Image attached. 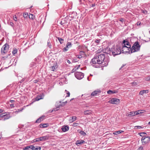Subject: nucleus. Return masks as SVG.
Here are the masks:
<instances>
[{"instance_id": "a19ab883", "label": "nucleus", "mask_w": 150, "mask_h": 150, "mask_svg": "<svg viewBox=\"0 0 150 150\" xmlns=\"http://www.w3.org/2000/svg\"><path fill=\"white\" fill-rule=\"evenodd\" d=\"M79 54L80 55H81V56H82V55H84L85 54V52L83 51H80L79 52Z\"/></svg>"}, {"instance_id": "aec40b11", "label": "nucleus", "mask_w": 150, "mask_h": 150, "mask_svg": "<svg viewBox=\"0 0 150 150\" xmlns=\"http://www.w3.org/2000/svg\"><path fill=\"white\" fill-rule=\"evenodd\" d=\"M144 110H139L138 111H136V113L135 114H136V115H138V114H140L144 112Z\"/></svg>"}, {"instance_id": "f704fd0d", "label": "nucleus", "mask_w": 150, "mask_h": 150, "mask_svg": "<svg viewBox=\"0 0 150 150\" xmlns=\"http://www.w3.org/2000/svg\"><path fill=\"white\" fill-rule=\"evenodd\" d=\"M145 80L147 81L150 80V75L145 78Z\"/></svg>"}, {"instance_id": "4d7b16f0", "label": "nucleus", "mask_w": 150, "mask_h": 150, "mask_svg": "<svg viewBox=\"0 0 150 150\" xmlns=\"http://www.w3.org/2000/svg\"><path fill=\"white\" fill-rule=\"evenodd\" d=\"M141 23L140 22H138L137 23V25H140V24H141Z\"/></svg>"}, {"instance_id": "6e6d98bb", "label": "nucleus", "mask_w": 150, "mask_h": 150, "mask_svg": "<svg viewBox=\"0 0 150 150\" xmlns=\"http://www.w3.org/2000/svg\"><path fill=\"white\" fill-rule=\"evenodd\" d=\"M143 149L142 147H140L138 149V150H142Z\"/></svg>"}, {"instance_id": "0eeeda50", "label": "nucleus", "mask_w": 150, "mask_h": 150, "mask_svg": "<svg viewBox=\"0 0 150 150\" xmlns=\"http://www.w3.org/2000/svg\"><path fill=\"white\" fill-rule=\"evenodd\" d=\"M74 74L76 77L79 79H81L84 77L83 74L80 72H76Z\"/></svg>"}, {"instance_id": "c756f323", "label": "nucleus", "mask_w": 150, "mask_h": 150, "mask_svg": "<svg viewBox=\"0 0 150 150\" xmlns=\"http://www.w3.org/2000/svg\"><path fill=\"white\" fill-rule=\"evenodd\" d=\"M28 13H25L23 14V16L24 18L28 17Z\"/></svg>"}, {"instance_id": "2eb2a0df", "label": "nucleus", "mask_w": 150, "mask_h": 150, "mask_svg": "<svg viewBox=\"0 0 150 150\" xmlns=\"http://www.w3.org/2000/svg\"><path fill=\"white\" fill-rule=\"evenodd\" d=\"M117 92H118L117 91L114 90L113 91L109 90L107 91V93L109 94H112L114 93H116Z\"/></svg>"}, {"instance_id": "e2e57ef3", "label": "nucleus", "mask_w": 150, "mask_h": 150, "mask_svg": "<svg viewBox=\"0 0 150 150\" xmlns=\"http://www.w3.org/2000/svg\"><path fill=\"white\" fill-rule=\"evenodd\" d=\"M38 81L36 80H34V83H37Z\"/></svg>"}, {"instance_id": "5701e85b", "label": "nucleus", "mask_w": 150, "mask_h": 150, "mask_svg": "<svg viewBox=\"0 0 150 150\" xmlns=\"http://www.w3.org/2000/svg\"><path fill=\"white\" fill-rule=\"evenodd\" d=\"M57 38L61 44L63 43L64 41V40L63 39L59 37H57Z\"/></svg>"}, {"instance_id": "3c124183", "label": "nucleus", "mask_w": 150, "mask_h": 150, "mask_svg": "<svg viewBox=\"0 0 150 150\" xmlns=\"http://www.w3.org/2000/svg\"><path fill=\"white\" fill-rule=\"evenodd\" d=\"M119 21L122 22V23H123L124 20L123 18H120L119 19Z\"/></svg>"}, {"instance_id": "4468645a", "label": "nucleus", "mask_w": 150, "mask_h": 150, "mask_svg": "<svg viewBox=\"0 0 150 150\" xmlns=\"http://www.w3.org/2000/svg\"><path fill=\"white\" fill-rule=\"evenodd\" d=\"M85 142V141L83 140H77L76 142V144L78 146H79V145L83 144Z\"/></svg>"}, {"instance_id": "052dcab7", "label": "nucleus", "mask_w": 150, "mask_h": 150, "mask_svg": "<svg viewBox=\"0 0 150 150\" xmlns=\"http://www.w3.org/2000/svg\"><path fill=\"white\" fill-rule=\"evenodd\" d=\"M3 112V110L1 109H0V113H1L2 112Z\"/></svg>"}, {"instance_id": "9d476101", "label": "nucleus", "mask_w": 150, "mask_h": 150, "mask_svg": "<svg viewBox=\"0 0 150 150\" xmlns=\"http://www.w3.org/2000/svg\"><path fill=\"white\" fill-rule=\"evenodd\" d=\"M50 137L49 135H46L40 137L41 140L42 141H45V140H48Z\"/></svg>"}, {"instance_id": "ea45409f", "label": "nucleus", "mask_w": 150, "mask_h": 150, "mask_svg": "<svg viewBox=\"0 0 150 150\" xmlns=\"http://www.w3.org/2000/svg\"><path fill=\"white\" fill-rule=\"evenodd\" d=\"M47 45L50 48H51V43L50 42H47Z\"/></svg>"}, {"instance_id": "69168bd1", "label": "nucleus", "mask_w": 150, "mask_h": 150, "mask_svg": "<svg viewBox=\"0 0 150 150\" xmlns=\"http://www.w3.org/2000/svg\"><path fill=\"white\" fill-rule=\"evenodd\" d=\"M125 65H123L120 68V69H122V67H123L124 66H125Z\"/></svg>"}, {"instance_id": "774afa93", "label": "nucleus", "mask_w": 150, "mask_h": 150, "mask_svg": "<svg viewBox=\"0 0 150 150\" xmlns=\"http://www.w3.org/2000/svg\"><path fill=\"white\" fill-rule=\"evenodd\" d=\"M79 0V2H80V4H81V0Z\"/></svg>"}, {"instance_id": "393cba45", "label": "nucleus", "mask_w": 150, "mask_h": 150, "mask_svg": "<svg viewBox=\"0 0 150 150\" xmlns=\"http://www.w3.org/2000/svg\"><path fill=\"white\" fill-rule=\"evenodd\" d=\"M76 116H72V119L70 120V122H73L76 120Z\"/></svg>"}, {"instance_id": "423d86ee", "label": "nucleus", "mask_w": 150, "mask_h": 150, "mask_svg": "<svg viewBox=\"0 0 150 150\" xmlns=\"http://www.w3.org/2000/svg\"><path fill=\"white\" fill-rule=\"evenodd\" d=\"M131 47L128 48V47L126 46H122V48H121V52L123 53L129 52L130 50H131Z\"/></svg>"}, {"instance_id": "f8f14e48", "label": "nucleus", "mask_w": 150, "mask_h": 150, "mask_svg": "<svg viewBox=\"0 0 150 150\" xmlns=\"http://www.w3.org/2000/svg\"><path fill=\"white\" fill-rule=\"evenodd\" d=\"M123 44H124V45L122 46H126L127 45V47H128V48L131 47V45L127 41L125 40H124Z\"/></svg>"}, {"instance_id": "1a4fd4ad", "label": "nucleus", "mask_w": 150, "mask_h": 150, "mask_svg": "<svg viewBox=\"0 0 150 150\" xmlns=\"http://www.w3.org/2000/svg\"><path fill=\"white\" fill-rule=\"evenodd\" d=\"M101 92V91H100L99 90H97L94 91H93L91 93V96H96L98 94L100 93Z\"/></svg>"}, {"instance_id": "4be33fe9", "label": "nucleus", "mask_w": 150, "mask_h": 150, "mask_svg": "<svg viewBox=\"0 0 150 150\" xmlns=\"http://www.w3.org/2000/svg\"><path fill=\"white\" fill-rule=\"evenodd\" d=\"M17 52V50L16 48H14L13 49V51L12 52L13 54V55H15L16 54Z\"/></svg>"}, {"instance_id": "338daca9", "label": "nucleus", "mask_w": 150, "mask_h": 150, "mask_svg": "<svg viewBox=\"0 0 150 150\" xmlns=\"http://www.w3.org/2000/svg\"><path fill=\"white\" fill-rule=\"evenodd\" d=\"M10 101L11 103H13V102L14 101V100H10Z\"/></svg>"}, {"instance_id": "49530a36", "label": "nucleus", "mask_w": 150, "mask_h": 150, "mask_svg": "<svg viewBox=\"0 0 150 150\" xmlns=\"http://www.w3.org/2000/svg\"><path fill=\"white\" fill-rule=\"evenodd\" d=\"M124 132V131H122V130H119V131H117V134L122 133V132Z\"/></svg>"}, {"instance_id": "9b49d317", "label": "nucleus", "mask_w": 150, "mask_h": 150, "mask_svg": "<svg viewBox=\"0 0 150 150\" xmlns=\"http://www.w3.org/2000/svg\"><path fill=\"white\" fill-rule=\"evenodd\" d=\"M30 146L29 148H30V149L32 150H40L41 149V148L39 146L35 147L33 145H30Z\"/></svg>"}, {"instance_id": "bb28decb", "label": "nucleus", "mask_w": 150, "mask_h": 150, "mask_svg": "<svg viewBox=\"0 0 150 150\" xmlns=\"http://www.w3.org/2000/svg\"><path fill=\"white\" fill-rule=\"evenodd\" d=\"M41 141L40 137L35 139L33 140L34 142H37Z\"/></svg>"}, {"instance_id": "2f4dec72", "label": "nucleus", "mask_w": 150, "mask_h": 150, "mask_svg": "<svg viewBox=\"0 0 150 150\" xmlns=\"http://www.w3.org/2000/svg\"><path fill=\"white\" fill-rule=\"evenodd\" d=\"M57 68V66L56 65L55 66H53L52 67V70L54 71V70Z\"/></svg>"}, {"instance_id": "e433bc0d", "label": "nucleus", "mask_w": 150, "mask_h": 150, "mask_svg": "<svg viewBox=\"0 0 150 150\" xmlns=\"http://www.w3.org/2000/svg\"><path fill=\"white\" fill-rule=\"evenodd\" d=\"M100 40V39H97L95 41V42L96 44V45H98L99 43Z\"/></svg>"}, {"instance_id": "4c0bfd02", "label": "nucleus", "mask_w": 150, "mask_h": 150, "mask_svg": "<svg viewBox=\"0 0 150 150\" xmlns=\"http://www.w3.org/2000/svg\"><path fill=\"white\" fill-rule=\"evenodd\" d=\"M65 91L66 92H67L66 94L67 95V96H66V97H69L70 96V93L69 92V91H67L66 90H65Z\"/></svg>"}, {"instance_id": "7ed1b4c3", "label": "nucleus", "mask_w": 150, "mask_h": 150, "mask_svg": "<svg viewBox=\"0 0 150 150\" xmlns=\"http://www.w3.org/2000/svg\"><path fill=\"white\" fill-rule=\"evenodd\" d=\"M111 52L114 56L120 54L121 52V48L120 47L113 48L111 49Z\"/></svg>"}, {"instance_id": "37998d69", "label": "nucleus", "mask_w": 150, "mask_h": 150, "mask_svg": "<svg viewBox=\"0 0 150 150\" xmlns=\"http://www.w3.org/2000/svg\"><path fill=\"white\" fill-rule=\"evenodd\" d=\"M44 117H45L44 116H41V117H40L39 118V119L41 120V121L43 120Z\"/></svg>"}, {"instance_id": "c85d7f7f", "label": "nucleus", "mask_w": 150, "mask_h": 150, "mask_svg": "<svg viewBox=\"0 0 150 150\" xmlns=\"http://www.w3.org/2000/svg\"><path fill=\"white\" fill-rule=\"evenodd\" d=\"M67 47L69 48L71 47L72 46V44L71 42H68L66 45Z\"/></svg>"}, {"instance_id": "f257e3e1", "label": "nucleus", "mask_w": 150, "mask_h": 150, "mask_svg": "<svg viewBox=\"0 0 150 150\" xmlns=\"http://www.w3.org/2000/svg\"><path fill=\"white\" fill-rule=\"evenodd\" d=\"M98 51H97L96 55L93 58L91 61V65L95 68L106 66L108 65V61L105 59V55L104 52L99 54Z\"/></svg>"}, {"instance_id": "0e129e2a", "label": "nucleus", "mask_w": 150, "mask_h": 150, "mask_svg": "<svg viewBox=\"0 0 150 150\" xmlns=\"http://www.w3.org/2000/svg\"><path fill=\"white\" fill-rule=\"evenodd\" d=\"M95 4H92L91 6L94 7V6H95Z\"/></svg>"}, {"instance_id": "c9c22d12", "label": "nucleus", "mask_w": 150, "mask_h": 150, "mask_svg": "<svg viewBox=\"0 0 150 150\" xmlns=\"http://www.w3.org/2000/svg\"><path fill=\"white\" fill-rule=\"evenodd\" d=\"M69 48L68 47H67V46H66V47L63 48L62 50L63 52H65L67 51L68 50Z\"/></svg>"}, {"instance_id": "bf43d9fd", "label": "nucleus", "mask_w": 150, "mask_h": 150, "mask_svg": "<svg viewBox=\"0 0 150 150\" xmlns=\"http://www.w3.org/2000/svg\"><path fill=\"white\" fill-rule=\"evenodd\" d=\"M113 134L115 135H117L118 134L117 132V131L113 133Z\"/></svg>"}, {"instance_id": "f3484780", "label": "nucleus", "mask_w": 150, "mask_h": 150, "mask_svg": "<svg viewBox=\"0 0 150 150\" xmlns=\"http://www.w3.org/2000/svg\"><path fill=\"white\" fill-rule=\"evenodd\" d=\"M149 92V90H142L141 91H140L139 94L142 95H143L144 94V93H148Z\"/></svg>"}, {"instance_id": "f03ea898", "label": "nucleus", "mask_w": 150, "mask_h": 150, "mask_svg": "<svg viewBox=\"0 0 150 150\" xmlns=\"http://www.w3.org/2000/svg\"><path fill=\"white\" fill-rule=\"evenodd\" d=\"M140 45L138 41L136 42L132 47L130 51L131 53L139 51L140 49Z\"/></svg>"}, {"instance_id": "7c9ffc66", "label": "nucleus", "mask_w": 150, "mask_h": 150, "mask_svg": "<svg viewBox=\"0 0 150 150\" xmlns=\"http://www.w3.org/2000/svg\"><path fill=\"white\" fill-rule=\"evenodd\" d=\"M30 147V146H28L26 147H25L23 148L24 150H30L29 149H30V148H29Z\"/></svg>"}, {"instance_id": "09e8293b", "label": "nucleus", "mask_w": 150, "mask_h": 150, "mask_svg": "<svg viewBox=\"0 0 150 150\" xmlns=\"http://www.w3.org/2000/svg\"><path fill=\"white\" fill-rule=\"evenodd\" d=\"M107 49L108 50L107 52H105L107 54H109L110 53V50H109V49H108V48H107Z\"/></svg>"}, {"instance_id": "5fc2aeb1", "label": "nucleus", "mask_w": 150, "mask_h": 150, "mask_svg": "<svg viewBox=\"0 0 150 150\" xmlns=\"http://www.w3.org/2000/svg\"><path fill=\"white\" fill-rule=\"evenodd\" d=\"M25 79V78H23V79L21 80L20 81V83H22L23 82Z\"/></svg>"}, {"instance_id": "a18cd8bd", "label": "nucleus", "mask_w": 150, "mask_h": 150, "mask_svg": "<svg viewBox=\"0 0 150 150\" xmlns=\"http://www.w3.org/2000/svg\"><path fill=\"white\" fill-rule=\"evenodd\" d=\"M76 56L77 57V58L79 59H81L82 58V57H83L82 56H81V55H77Z\"/></svg>"}, {"instance_id": "58836bf2", "label": "nucleus", "mask_w": 150, "mask_h": 150, "mask_svg": "<svg viewBox=\"0 0 150 150\" xmlns=\"http://www.w3.org/2000/svg\"><path fill=\"white\" fill-rule=\"evenodd\" d=\"M80 133L82 135H85L86 134V133L83 131H81L80 132Z\"/></svg>"}, {"instance_id": "de8ad7c7", "label": "nucleus", "mask_w": 150, "mask_h": 150, "mask_svg": "<svg viewBox=\"0 0 150 150\" xmlns=\"http://www.w3.org/2000/svg\"><path fill=\"white\" fill-rule=\"evenodd\" d=\"M41 122V120L39 118H38L37 120L36 121V123H40Z\"/></svg>"}, {"instance_id": "603ef678", "label": "nucleus", "mask_w": 150, "mask_h": 150, "mask_svg": "<svg viewBox=\"0 0 150 150\" xmlns=\"http://www.w3.org/2000/svg\"><path fill=\"white\" fill-rule=\"evenodd\" d=\"M77 125H78V123L74 122V123L73 124V126H77Z\"/></svg>"}, {"instance_id": "dca6fc26", "label": "nucleus", "mask_w": 150, "mask_h": 150, "mask_svg": "<svg viewBox=\"0 0 150 150\" xmlns=\"http://www.w3.org/2000/svg\"><path fill=\"white\" fill-rule=\"evenodd\" d=\"M48 126V124L47 123L41 124L39 126L40 128H45Z\"/></svg>"}, {"instance_id": "473e14b6", "label": "nucleus", "mask_w": 150, "mask_h": 150, "mask_svg": "<svg viewBox=\"0 0 150 150\" xmlns=\"http://www.w3.org/2000/svg\"><path fill=\"white\" fill-rule=\"evenodd\" d=\"M139 134L141 137H144V134H146V133L145 132H141L139 133Z\"/></svg>"}, {"instance_id": "680f3d73", "label": "nucleus", "mask_w": 150, "mask_h": 150, "mask_svg": "<svg viewBox=\"0 0 150 150\" xmlns=\"http://www.w3.org/2000/svg\"><path fill=\"white\" fill-rule=\"evenodd\" d=\"M67 62L69 64L71 63L70 61L69 60H67Z\"/></svg>"}, {"instance_id": "8fccbe9b", "label": "nucleus", "mask_w": 150, "mask_h": 150, "mask_svg": "<svg viewBox=\"0 0 150 150\" xmlns=\"http://www.w3.org/2000/svg\"><path fill=\"white\" fill-rule=\"evenodd\" d=\"M132 85L134 86H136L137 84L136 82L134 81L132 82Z\"/></svg>"}, {"instance_id": "72a5a7b5", "label": "nucleus", "mask_w": 150, "mask_h": 150, "mask_svg": "<svg viewBox=\"0 0 150 150\" xmlns=\"http://www.w3.org/2000/svg\"><path fill=\"white\" fill-rule=\"evenodd\" d=\"M141 11L142 13H143L144 14H147V11L146 10L144 9V10H141Z\"/></svg>"}, {"instance_id": "a878e982", "label": "nucleus", "mask_w": 150, "mask_h": 150, "mask_svg": "<svg viewBox=\"0 0 150 150\" xmlns=\"http://www.w3.org/2000/svg\"><path fill=\"white\" fill-rule=\"evenodd\" d=\"M29 18L32 20H33L35 17L32 14H30L29 15Z\"/></svg>"}, {"instance_id": "a211bd4d", "label": "nucleus", "mask_w": 150, "mask_h": 150, "mask_svg": "<svg viewBox=\"0 0 150 150\" xmlns=\"http://www.w3.org/2000/svg\"><path fill=\"white\" fill-rule=\"evenodd\" d=\"M10 117V116L9 114H4V117L3 118V120H6L9 119Z\"/></svg>"}, {"instance_id": "6ab92c4d", "label": "nucleus", "mask_w": 150, "mask_h": 150, "mask_svg": "<svg viewBox=\"0 0 150 150\" xmlns=\"http://www.w3.org/2000/svg\"><path fill=\"white\" fill-rule=\"evenodd\" d=\"M136 111L134 112H131L129 113V114L128 115V116H133L135 115H136L135 113Z\"/></svg>"}, {"instance_id": "cd10ccee", "label": "nucleus", "mask_w": 150, "mask_h": 150, "mask_svg": "<svg viewBox=\"0 0 150 150\" xmlns=\"http://www.w3.org/2000/svg\"><path fill=\"white\" fill-rule=\"evenodd\" d=\"M144 127H142L140 126H136L134 127L135 129H143Z\"/></svg>"}, {"instance_id": "864d4df0", "label": "nucleus", "mask_w": 150, "mask_h": 150, "mask_svg": "<svg viewBox=\"0 0 150 150\" xmlns=\"http://www.w3.org/2000/svg\"><path fill=\"white\" fill-rule=\"evenodd\" d=\"M67 103V101H66L65 102H63L62 104H63V105H61L60 106H63L64 105V104Z\"/></svg>"}, {"instance_id": "13d9d810", "label": "nucleus", "mask_w": 150, "mask_h": 150, "mask_svg": "<svg viewBox=\"0 0 150 150\" xmlns=\"http://www.w3.org/2000/svg\"><path fill=\"white\" fill-rule=\"evenodd\" d=\"M10 106L11 108H13L14 107V106H13L14 105L13 104H10Z\"/></svg>"}, {"instance_id": "412c9836", "label": "nucleus", "mask_w": 150, "mask_h": 150, "mask_svg": "<svg viewBox=\"0 0 150 150\" xmlns=\"http://www.w3.org/2000/svg\"><path fill=\"white\" fill-rule=\"evenodd\" d=\"M84 113L85 115H87L91 114V110H87L84 111Z\"/></svg>"}, {"instance_id": "6e6552de", "label": "nucleus", "mask_w": 150, "mask_h": 150, "mask_svg": "<svg viewBox=\"0 0 150 150\" xmlns=\"http://www.w3.org/2000/svg\"><path fill=\"white\" fill-rule=\"evenodd\" d=\"M108 102L112 104H117L120 103V100L118 99L114 98L109 101Z\"/></svg>"}, {"instance_id": "79ce46f5", "label": "nucleus", "mask_w": 150, "mask_h": 150, "mask_svg": "<svg viewBox=\"0 0 150 150\" xmlns=\"http://www.w3.org/2000/svg\"><path fill=\"white\" fill-rule=\"evenodd\" d=\"M13 18L14 20L15 21H16L17 20V17L16 15H15L13 16Z\"/></svg>"}, {"instance_id": "b1692460", "label": "nucleus", "mask_w": 150, "mask_h": 150, "mask_svg": "<svg viewBox=\"0 0 150 150\" xmlns=\"http://www.w3.org/2000/svg\"><path fill=\"white\" fill-rule=\"evenodd\" d=\"M43 98L42 97V96L40 95H38L35 98V100L36 101H38L40 99H42Z\"/></svg>"}, {"instance_id": "c03bdc74", "label": "nucleus", "mask_w": 150, "mask_h": 150, "mask_svg": "<svg viewBox=\"0 0 150 150\" xmlns=\"http://www.w3.org/2000/svg\"><path fill=\"white\" fill-rule=\"evenodd\" d=\"M5 114V113H3L0 114V117H2L3 118L4 117V115Z\"/></svg>"}, {"instance_id": "20e7f679", "label": "nucleus", "mask_w": 150, "mask_h": 150, "mask_svg": "<svg viewBox=\"0 0 150 150\" xmlns=\"http://www.w3.org/2000/svg\"><path fill=\"white\" fill-rule=\"evenodd\" d=\"M9 45L7 43L5 44L2 47L1 53L2 54L4 55L6 53L9 49Z\"/></svg>"}, {"instance_id": "39448f33", "label": "nucleus", "mask_w": 150, "mask_h": 150, "mask_svg": "<svg viewBox=\"0 0 150 150\" xmlns=\"http://www.w3.org/2000/svg\"><path fill=\"white\" fill-rule=\"evenodd\" d=\"M141 141L143 145L146 144L150 141V137L149 136L143 137L142 138Z\"/></svg>"}, {"instance_id": "ddd939ff", "label": "nucleus", "mask_w": 150, "mask_h": 150, "mask_svg": "<svg viewBox=\"0 0 150 150\" xmlns=\"http://www.w3.org/2000/svg\"><path fill=\"white\" fill-rule=\"evenodd\" d=\"M61 129L63 132H65L69 130V127L67 126L64 125L62 126Z\"/></svg>"}]
</instances>
